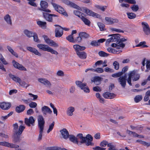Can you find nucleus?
<instances>
[{"mask_svg":"<svg viewBox=\"0 0 150 150\" xmlns=\"http://www.w3.org/2000/svg\"><path fill=\"white\" fill-rule=\"evenodd\" d=\"M26 49L30 52L33 53L36 55L40 57L42 55L34 47H27Z\"/></svg>","mask_w":150,"mask_h":150,"instance_id":"4468645a","label":"nucleus"},{"mask_svg":"<svg viewBox=\"0 0 150 150\" xmlns=\"http://www.w3.org/2000/svg\"><path fill=\"white\" fill-rule=\"evenodd\" d=\"M76 54L78 57L82 59H86L87 56L86 53L83 51L78 52Z\"/></svg>","mask_w":150,"mask_h":150,"instance_id":"393cba45","label":"nucleus"},{"mask_svg":"<svg viewBox=\"0 0 150 150\" xmlns=\"http://www.w3.org/2000/svg\"><path fill=\"white\" fill-rule=\"evenodd\" d=\"M55 36L56 37H60L63 34V30L60 27L55 29Z\"/></svg>","mask_w":150,"mask_h":150,"instance_id":"4be33fe9","label":"nucleus"},{"mask_svg":"<svg viewBox=\"0 0 150 150\" xmlns=\"http://www.w3.org/2000/svg\"><path fill=\"white\" fill-rule=\"evenodd\" d=\"M37 47L41 50L50 52L52 54H54L55 55H57L58 54V52L57 51L54 50L48 45L42 44H38L37 45Z\"/></svg>","mask_w":150,"mask_h":150,"instance_id":"7ed1b4c3","label":"nucleus"},{"mask_svg":"<svg viewBox=\"0 0 150 150\" xmlns=\"http://www.w3.org/2000/svg\"><path fill=\"white\" fill-rule=\"evenodd\" d=\"M25 109V107L23 105H20L16 107V110L17 112L20 113L22 112Z\"/></svg>","mask_w":150,"mask_h":150,"instance_id":"bb28decb","label":"nucleus"},{"mask_svg":"<svg viewBox=\"0 0 150 150\" xmlns=\"http://www.w3.org/2000/svg\"><path fill=\"white\" fill-rule=\"evenodd\" d=\"M27 0L29 1L28 2V4L30 5L35 7H36L37 6V5L35 2H34V1H35L36 0Z\"/></svg>","mask_w":150,"mask_h":150,"instance_id":"de8ad7c7","label":"nucleus"},{"mask_svg":"<svg viewBox=\"0 0 150 150\" xmlns=\"http://www.w3.org/2000/svg\"><path fill=\"white\" fill-rule=\"evenodd\" d=\"M104 71L103 69L102 68L98 67L95 69V72L98 73H103Z\"/></svg>","mask_w":150,"mask_h":150,"instance_id":"5fc2aeb1","label":"nucleus"},{"mask_svg":"<svg viewBox=\"0 0 150 150\" xmlns=\"http://www.w3.org/2000/svg\"><path fill=\"white\" fill-rule=\"evenodd\" d=\"M98 25L100 28V31H103L104 30L105 25L101 23H98Z\"/></svg>","mask_w":150,"mask_h":150,"instance_id":"09e8293b","label":"nucleus"},{"mask_svg":"<svg viewBox=\"0 0 150 150\" xmlns=\"http://www.w3.org/2000/svg\"><path fill=\"white\" fill-rule=\"evenodd\" d=\"M38 81L42 83L45 85L47 87H50L51 86V84L50 82L45 79H38Z\"/></svg>","mask_w":150,"mask_h":150,"instance_id":"412c9836","label":"nucleus"},{"mask_svg":"<svg viewBox=\"0 0 150 150\" xmlns=\"http://www.w3.org/2000/svg\"><path fill=\"white\" fill-rule=\"evenodd\" d=\"M120 35L119 34H115L113 35L111 38L112 39L113 42H116L117 43L119 42L120 39V37H119Z\"/></svg>","mask_w":150,"mask_h":150,"instance_id":"473e14b6","label":"nucleus"},{"mask_svg":"<svg viewBox=\"0 0 150 150\" xmlns=\"http://www.w3.org/2000/svg\"><path fill=\"white\" fill-rule=\"evenodd\" d=\"M40 5V8H38V10L48 13H50L51 12V11L47 8L48 4L47 2L44 1H41Z\"/></svg>","mask_w":150,"mask_h":150,"instance_id":"39448f33","label":"nucleus"},{"mask_svg":"<svg viewBox=\"0 0 150 150\" xmlns=\"http://www.w3.org/2000/svg\"><path fill=\"white\" fill-rule=\"evenodd\" d=\"M110 30L112 31H115L117 33H123V30L120 29H117L113 28H110Z\"/></svg>","mask_w":150,"mask_h":150,"instance_id":"680f3d73","label":"nucleus"},{"mask_svg":"<svg viewBox=\"0 0 150 150\" xmlns=\"http://www.w3.org/2000/svg\"><path fill=\"white\" fill-rule=\"evenodd\" d=\"M103 79V78L98 76H96L92 78L91 81L92 83L93 82L96 85H99L100 82Z\"/></svg>","mask_w":150,"mask_h":150,"instance_id":"2eb2a0df","label":"nucleus"},{"mask_svg":"<svg viewBox=\"0 0 150 150\" xmlns=\"http://www.w3.org/2000/svg\"><path fill=\"white\" fill-rule=\"evenodd\" d=\"M11 106V104L9 103L2 102L0 103V108L3 110H8Z\"/></svg>","mask_w":150,"mask_h":150,"instance_id":"a211bd4d","label":"nucleus"},{"mask_svg":"<svg viewBox=\"0 0 150 150\" xmlns=\"http://www.w3.org/2000/svg\"><path fill=\"white\" fill-rule=\"evenodd\" d=\"M103 96L105 98L112 99L115 97V95L114 93H111L109 92H107L104 93L103 94Z\"/></svg>","mask_w":150,"mask_h":150,"instance_id":"b1692460","label":"nucleus"},{"mask_svg":"<svg viewBox=\"0 0 150 150\" xmlns=\"http://www.w3.org/2000/svg\"><path fill=\"white\" fill-rule=\"evenodd\" d=\"M132 10L134 12L137 11L139 9V7L137 5H133L131 7Z\"/></svg>","mask_w":150,"mask_h":150,"instance_id":"864d4df0","label":"nucleus"},{"mask_svg":"<svg viewBox=\"0 0 150 150\" xmlns=\"http://www.w3.org/2000/svg\"><path fill=\"white\" fill-rule=\"evenodd\" d=\"M13 132L16 134H21L25 128V127L23 125H21L19 128L17 123H16L13 125Z\"/></svg>","mask_w":150,"mask_h":150,"instance_id":"20e7f679","label":"nucleus"},{"mask_svg":"<svg viewBox=\"0 0 150 150\" xmlns=\"http://www.w3.org/2000/svg\"><path fill=\"white\" fill-rule=\"evenodd\" d=\"M8 76L13 81L17 83H18L21 79L19 77L12 75L11 74H9Z\"/></svg>","mask_w":150,"mask_h":150,"instance_id":"cd10ccee","label":"nucleus"},{"mask_svg":"<svg viewBox=\"0 0 150 150\" xmlns=\"http://www.w3.org/2000/svg\"><path fill=\"white\" fill-rule=\"evenodd\" d=\"M41 111L44 116L46 115L47 113L51 114L52 112L50 109L46 106H44L42 108Z\"/></svg>","mask_w":150,"mask_h":150,"instance_id":"dca6fc26","label":"nucleus"},{"mask_svg":"<svg viewBox=\"0 0 150 150\" xmlns=\"http://www.w3.org/2000/svg\"><path fill=\"white\" fill-rule=\"evenodd\" d=\"M43 15L44 18L47 21L49 22H52L53 21L52 18L57 17L58 16L53 14H50L46 13L43 12Z\"/></svg>","mask_w":150,"mask_h":150,"instance_id":"1a4fd4ad","label":"nucleus"},{"mask_svg":"<svg viewBox=\"0 0 150 150\" xmlns=\"http://www.w3.org/2000/svg\"><path fill=\"white\" fill-rule=\"evenodd\" d=\"M142 25L144 34L147 35H150V28L148 24L146 22H142Z\"/></svg>","mask_w":150,"mask_h":150,"instance_id":"6e6552de","label":"nucleus"},{"mask_svg":"<svg viewBox=\"0 0 150 150\" xmlns=\"http://www.w3.org/2000/svg\"><path fill=\"white\" fill-rule=\"evenodd\" d=\"M108 147H109V150H118L115 148V145L112 143H109L108 144Z\"/></svg>","mask_w":150,"mask_h":150,"instance_id":"58836bf2","label":"nucleus"},{"mask_svg":"<svg viewBox=\"0 0 150 150\" xmlns=\"http://www.w3.org/2000/svg\"><path fill=\"white\" fill-rule=\"evenodd\" d=\"M67 39L70 42L73 43L75 42V40L74 39L73 35H69L66 37Z\"/></svg>","mask_w":150,"mask_h":150,"instance_id":"79ce46f5","label":"nucleus"},{"mask_svg":"<svg viewBox=\"0 0 150 150\" xmlns=\"http://www.w3.org/2000/svg\"><path fill=\"white\" fill-rule=\"evenodd\" d=\"M149 101V104L150 105V91H147L145 94V96L144 98V100L145 101Z\"/></svg>","mask_w":150,"mask_h":150,"instance_id":"c756f323","label":"nucleus"},{"mask_svg":"<svg viewBox=\"0 0 150 150\" xmlns=\"http://www.w3.org/2000/svg\"><path fill=\"white\" fill-rule=\"evenodd\" d=\"M64 3L66 4L79 10L82 11L88 15L97 18H100V16L98 14L93 12L92 11L85 7L81 8L75 3L68 0H64Z\"/></svg>","mask_w":150,"mask_h":150,"instance_id":"f03ea898","label":"nucleus"},{"mask_svg":"<svg viewBox=\"0 0 150 150\" xmlns=\"http://www.w3.org/2000/svg\"><path fill=\"white\" fill-rule=\"evenodd\" d=\"M136 142H139L140 144H142L143 145H144L145 146H150V144L147 143L143 141L140 140H137L136 141Z\"/></svg>","mask_w":150,"mask_h":150,"instance_id":"37998d69","label":"nucleus"},{"mask_svg":"<svg viewBox=\"0 0 150 150\" xmlns=\"http://www.w3.org/2000/svg\"><path fill=\"white\" fill-rule=\"evenodd\" d=\"M35 122L33 117L32 116H30L29 118H25V122L26 125L28 126H30V124L33 125V124Z\"/></svg>","mask_w":150,"mask_h":150,"instance_id":"aec40b11","label":"nucleus"},{"mask_svg":"<svg viewBox=\"0 0 150 150\" xmlns=\"http://www.w3.org/2000/svg\"><path fill=\"white\" fill-rule=\"evenodd\" d=\"M84 16H81V20L85 25L89 26L91 23L90 21L88 19L86 18Z\"/></svg>","mask_w":150,"mask_h":150,"instance_id":"72a5a7b5","label":"nucleus"},{"mask_svg":"<svg viewBox=\"0 0 150 150\" xmlns=\"http://www.w3.org/2000/svg\"><path fill=\"white\" fill-rule=\"evenodd\" d=\"M122 75V72H119L117 73H116L112 74V76L114 78H116L119 77H120Z\"/></svg>","mask_w":150,"mask_h":150,"instance_id":"6e6d98bb","label":"nucleus"},{"mask_svg":"<svg viewBox=\"0 0 150 150\" xmlns=\"http://www.w3.org/2000/svg\"><path fill=\"white\" fill-rule=\"evenodd\" d=\"M5 21L8 24L11 25L12 24L11 20V17L8 14H6L4 17Z\"/></svg>","mask_w":150,"mask_h":150,"instance_id":"7c9ffc66","label":"nucleus"},{"mask_svg":"<svg viewBox=\"0 0 150 150\" xmlns=\"http://www.w3.org/2000/svg\"><path fill=\"white\" fill-rule=\"evenodd\" d=\"M38 121L39 128L44 129L45 121L43 116L41 115H39L38 116Z\"/></svg>","mask_w":150,"mask_h":150,"instance_id":"9b49d317","label":"nucleus"},{"mask_svg":"<svg viewBox=\"0 0 150 150\" xmlns=\"http://www.w3.org/2000/svg\"><path fill=\"white\" fill-rule=\"evenodd\" d=\"M99 55L101 57H107L108 56L109 54L103 51H100L98 53Z\"/></svg>","mask_w":150,"mask_h":150,"instance_id":"49530a36","label":"nucleus"},{"mask_svg":"<svg viewBox=\"0 0 150 150\" xmlns=\"http://www.w3.org/2000/svg\"><path fill=\"white\" fill-rule=\"evenodd\" d=\"M107 51L109 52L112 53H116L117 51L115 49L111 47H108L107 49Z\"/></svg>","mask_w":150,"mask_h":150,"instance_id":"bf43d9fd","label":"nucleus"},{"mask_svg":"<svg viewBox=\"0 0 150 150\" xmlns=\"http://www.w3.org/2000/svg\"><path fill=\"white\" fill-rule=\"evenodd\" d=\"M42 37L45 42L48 45L54 47H57L59 46L58 45L57 43L49 39L46 36L44 35Z\"/></svg>","mask_w":150,"mask_h":150,"instance_id":"0eeeda50","label":"nucleus"},{"mask_svg":"<svg viewBox=\"0 0 150 150\" xmlns=\"http://www.w3.org/2000/svg\"><path fill=\"white\" fill-rule=\"evenodd\" d=\"M74 13L76 16H78L81 19V16H83L84 14L81 13V12L75 10L74 11Z\"/></svg>","mask_w":150,"mask_h":150,"instance_id":"4c0bfd02","label":"nucleus"},{"mask_svg":"<svg viewBox=\"0 0 150 150\" xmlns=\"http://www.w3.org/2000/svg\"><path fill=\"white\" fill-rule=\"evenodd\" d=\"M93 149L94 150H105L106 148H101L99 146H96L95 147L93 148Z\"/></svg>","mask_w":150,"mask_h":150,"instance_id":"774afa93","label":"nucleus"},{"mask_svg":"<svg viewBox=\"0 0 150 150\" xmlns=\"http://www.w3.org/2000/svg\"><path fill=\"white\" fill-rule=\"evenodd\" d=\"M126 76H121L118 79V81L119 83L123 88H125L126 86Z\"/></svg>","mask_w":150,"mask_h":150,"instance_id":"f8f14e48","label":"nucleus"},{"mask_svg":"<svg viewBox=\"0 0 150 150\" xmlns=\"http://www.w3.org/2000/svg\"><path fill=\"white\" fill-rule=\"evenodd\" d=\"M113 65L115 69L117 70L119 69V64L118 62L117 61H115L114 62L113 64Z\"/></svg>","mask_w":150,"mask_h":150,"instance_id":"8fccbe9b","label":"nucleus"},{"mask_svg":"<svg viewBox=\"0 0 150 150\" xmlns=\"http://www.w3.org/2000/svg\"><path fill=\"white\" fill-rule=\"evenodd\" d=\"M13 64L14 67L19 70L23 71H26V69L23 67L22 65L19 64L14 60L13 61Z\"/></svg>","mask_w":150,"mask_h":150,"instance_id":"f3484780","label":"nucleus"},{"mask_svg":"<svg viewBox=\"0 0 150 150\" xmlns=\"http://www.w3.org/2000/svg\"><path fill=\"white\" fill-rule=\"evenodd\" d=\"M125 46V44L123 43L118 42H117V49L123 48Z\"/></svg>","mask_w":150,"mask_h":150,"instance_id":"c03bdc74","label":"nucleus"},{"mask_svg":"<svg viewBox=\"0 0 150 150\" xmlns=\"http://www.w3.org/2000/svg\"><path fill=\"white\" fill-rule=\"evenodd\" d=\"M70 140L78 145L79 144H81L83 143H86V145L87 146L93 145V144L92 142L93 139L92 137L90 134H87L86 137H83L81 133H79L77 134L76 137L73 135H70L69 137Z\"/></svg>","mask_w":150,"mask_h":150,"instance_id":"f257e3e1","label":"nucleus"},{"mask_svg":"<svg viewBox=\"0 0 150 150\" xmlns=\"http://www.w3.org/2000/svg\"><path fill=\"white\" fill-rule=\"evenodd\" d=\"M29 106L31 108H34L37 106V104L35 102H32L29 104Z\"/></svg>","mask_w":150,"mask_h":150,"instance_id":"338daca9","label":"nucleus"},{"mask_svg":"<svg viewBox=\"0 0 150 150\" xmlns=\"http://www.w3.org/2000/svg\"><path fill=\"white\" fill-rule=\"evenodd\" d=\"M146 42L145 41L140 42L139 44L136 46V47H147L148 46L145 45Z\"/></svg>","mask_w":150,"mask_h":150,"instance_id":"a19ab883","label":"nucleus"},{"mask_svg":"<svg viewBox=\"0 0 150 150\" xmlns=\"http://www.w3.org/2000/svg\"><path fill=\"white\" fill-rule=\"evenodd\" d=\"M146 69L145 70V72H146L150 70V61H147L146 62Z\"/></svg>","mask_w":150,"mask_h":150,"instance_id":"13d9d810","label":"nucleus"},{"mask_svg":"<svg viewBox=\"0 0 150 150\" xmlns=\"http://www.w3.org/2000/svg\"><path fill=\"white\" fill-rule=\"evenodd\" d=\"M91 45L93 46H96L99 45V43L98 41L94 40L91 42Z\"/></svg>","mask_w":150,"mask_h":150,"instance_id":"0e129e2a","label":"nucleus"},{"mask_svg":"<svg viewBox=\"0 0 150 150\" xmlns=\"http://www.w3.org/2000/svg\"><path fill=\"white\" fill-rule=\"evenodd\" d=\"M54 125V122H53L49 126V128L47 131V133H49L53 129Z\"/></svg>","mask_w":150,"mask_h":150,"instance_id":"603ef678","label":"nucleus"},{"mask_svg":"<svg viewBox=\"0 0 150 150\" xmlns=\"http://www.w3.org/2000/svg\"><path fill=\"white\" fill-rule=\"evenodd\" d=\"M18 83L20 85L24 87L27 88L29 86V85L28 84H27L24 81H21V79L20 80V81Z\"/></svg>","mask_w":150,"mask_h":150,"instance_id":"3c124183","label":"nucleus"},{"mask_svg":"<svg viewBox=\"0 0 150 150\" xmlns=\"http://www.w3.org/2000/svg\"><path fill=\"white\" fill-rule=\"evenodd\" d=\"M23 33L26 36L30 38L32 37L34 33L27 30H25L23 31Z\"/></svg>","mask_w":150,"mask_h":150,"instance_id":"f704fd0d","label":"nucleus"},{"mask_svg":"<svg viewBox=\"0 0 150 150\" xmlns=\"http://www.w3.org/2000/svg\"><path fill=\"white\" fill-rule=\"evenodd\" d=\"M7 48L8 51L13 55L16 57H18V55L13 50L11 47L9 46H7Z\"/></svg>","mask_w":150,"mask_h":150,"instance_id":"e433bc0d","label":"nucleus"},{"mask_svg":"<svg viewBox=\"0 0 150 150\" xmlns=\"http://www.w3.org/2000/svg\"><path fill=\"white\" fill-rule=\"evenodd\" d=\"M73 48L75 49L76 53L78 52H80V51H83L86 49L85 47L81 46L78 45H74L73 46Z\"/></svg>","mask_w":150,"mask_h":150,"instance_id":"5701e85b","label":"nucleus"},{"mask_svg":"<svg viewBox=\"0 0 150 150\" xmlns=\"http://www.w3.org/2000/svg\"><path fill=\"white\" fill-rule=\"evenodd\" d=\"M32 37H33L34 40L35 41L38 42L39 40L38 39V35L35 33H34Z\"/></svg>","mask_w":150,"mask_h":150,"instance_id":"e2e57ef3","label":"nucleus"},{"mask_svg":"<svg viewBox=\"0 0 150 150\" xmlns=\"http://www.w3.org/2000/svg\"><path fill=\"white\" fill-rule=\"evenodd\" d=\"M76 85L86 93H89L90 92V90L88 87L86 86V83H83L82 82L77 81L76 82Z\"/></svg>","mask_w":150,"mask_h":150,"instance_id":"423d86ee","label":"nucleus"},{"mask_svg":"<svg viewBox=\"0 0 150 150\" xmlns=\"http://www.w3.org/2000/svg\"><path fill=\"white\" fill-rule=\"evenodd\" d=\"M136 74V71L135 70L129 72L128 74V77L127 79V83L130 86H132V84L131 83V78L133 77H134Z\"/></svg>","mask_w":150,"mask_h":150,"instance_id":"ddd939ff","label":"nucleus"},{"mask_svg":"<svg viewBox=\"0 0 150 150\" xmlns=\"http://www.w3.org/2000/svg\"><path fill=\"white\" fill-rule=\"evenodd\" d=\"M140 77V75L139 74H136L135 76H134V78L132 80L133 81H136L138 80L139 79Z\"/></svg>","mask_w":150,"mask_h":150,"instance_id":"69168bd1","label":"nucleus"},{"mask_svg":"<svg viewBox=\"0 0 150 150\" xmlns=\"http://www.w3.org/2000/svg\"><path fill=\"white\" fill-rule=\"evenodd\" d=\"M75 110V108L72 106H70L69 107L67 111V113L68 115L71 116L73 115V112Z\"/></svg>","mask_w":150,"mask_h":150,"instance_id":"a878e982","label":"nucleus"},{"mask_svg":"<svg viewBox=\"0 0 150 150\" xmlns=\"http://www.w3.org/2000/svg\"><path fill=\"white\" fill-rule=\"evenodd\" d=\"M21 134H14V137L13 139V142L15 143L20 142L21 139L20 135Z\"/></svg>","mask_w":150,"mask_h":150,"instance_id":"2f4dec72","label":"nucleus"},{"mask_svg":"<svg viewBox=\"0 0 150 150\" xmlns=\"http://www.w3.org/2000/svg\"><path fill=\"white\" fill-rule=\"evenodd\" d=\"M63 137L65 139H67L69 137V133L67 130L66 129H63L60 130Z\"/></svg>","mask_w":150,"mask_h":150,"instance_id":"6ab92c4d","label":"nucleus"},{"mask_svg":"<svg viewBox=\"0 0 150 150\" xmlns=\"http://www.w3.org/2000/svg\"><path fill=\"white\" fill-rule=\"evenodd\" d=\"M40 131H39V134L38 138V140L40 141L41 140L42 137V134L43 132V130L44 129H41L39 128Z\"/></svg>","mask_w":150,"mask_h":150,"instance_id":"052dcab7","label":"nucleus"},{"mask_svg":"<svg viewBox=\"0 0 150 150\" xmlns=\"http://www.w3.org/2000/svg\"><path fill=\"white\" fill-rule=\"evenodd\" d=\"M128 18L130 19L134 18L136 17V15L133 13H127Z\"/></svg>","mask_w":150,"mask_h":150,"instance_id":"ea45409f","label":"nucleus"},{"mask_svg":"<svg viewBox=\"0 0 150 150\" xmlns=\"http://www.w3.org/2000/svg\"><path fill=\"white\" fill-rule=\"evenodd\" d=\"M105 20L108 24L109 25H112L117 23L119 22V20L117 19L112 18L110 17H105Z\"/></svg>","mask_w":150,"mask_h":150,"instance_id":"9d476101","label":"nucleus"},{"mask_svg":"<svg viewBox=\"0 0 150 150\" xmlns=\"http://www.w3.org/2000/svg\"><path fill=\"white\" fill-rule=\"evenodd\" d=\"M108 142L105 140H103L101 142L100 144V146L101 147H105L107 145L108 146Z\"/></svg>","mask_w":150,"mask_h":150,"instance_id":"4d7b16f0","label":"nucleus"},{"mask_svg":"<svg viewBox=\"0 0 150 150\" xmlns=\"http://www.w3.org/2000/svg\"><path fill=\"white\" fill-rule=\"evenodd\" d=\"M142 96L141 95L137 96L134 98V101L136 103H138L142 99Z\"/></svg>","mask_w":150,"mask_h":150,"instance_id":"a18cd8bd","label":"nucleus"},{"mask_svg":"<svg viewBox=\"0 0 150 150\" xmlns=\"http://www.w3.org/2000/svg\"><path fill=\"white\" fill-rule=\"evenodd\" d=\"M37 24L42 28L45 29L46 28V23L41 21H38L37 22Z\"/></svg>","mask_w":150,"mask_h":150,"instance_id":"c85d7f7f","label":"nucleus"},{"mask_svg":"<svg viewBox=\"0 0 150 150\" xmlns=\"http://www.w3.org/2000/svg\"><path fill=\"white\" fill-rule=\"evenodd\" d=\"M79 35L81 36L82 38H88L89 35L88 34L85 32H80L79 33Z\"/></svg>","mask_w":150,"mask_h":150,"instance_id":"c9c22d12","label":"nucleus"}]
</instances>
